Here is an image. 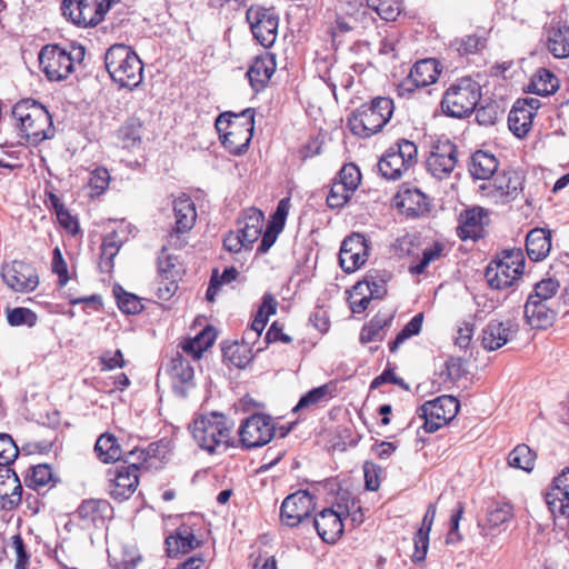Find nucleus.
Returning a JSON list of instances; mask_svg holds the SVG:
<instances>
[{
  "instance_id": "nucleus-1",
  "label": "nucleus",
  "mask_w": 569,
  "mask_h": 569,
  "mask_svg": "<svg viewBox=\"0 0 569 569\" xmlns=\"http://www.w3.org/2000/svg\"><path fill=\"white\" fill-rule=\"evenodd\" d=\"M221 142L232 154H242L248 148L254 130V111L251 108L240 113L224 112L216 120Z\"/></svg>"
},
{
  "instance_id": "nucleus-2",
  "label": "nucleus",
  "mask_w": 569,
  "mask_h": 569,
  "mask_svg": "<svg viewBox=\"0 0 569 569\" xmlns=\"http://www.w3.org/2000/svg\"><path fill=\"white\" fill-rule=\"evenodd\" d=\"M110 78L121 88H137L143 78V63L139 56L122 43L111 46L104 54Z\"/></svg>"
},
{
  "instance_id": "nucleus-3",
  "label": "nucleus",
  "mask_w": 569,
  "mask_h": 569,
  "mask_svg": "<svg viewBox=\"0 0 569 569\" xmlns=\"http://www.w3.org/2000/svg\"><path fill=\"white\" fill-rule=\"evenodd\" d=\"M395 110L393 100L387 97H377L369 103L356 109L348 119L353 134L369 138L380 132L390 121Z\"/></svg>"
},
{
  "instance_id": "nucleus-4",
  "label": "nucleus",
  "mask_w": 569,
  "mask_h": 569,
  "mask_svg": "<svg viewBox=\"0 0 569 569\" xmlns=\"http://www.w3.org/2000/svg\"><path fill=\"white\" fill-rule=\"evenodd\" d=\"M191 433L198 446L210 453L220 448L226 450L231 440L227 417L218 412L196 418L191 426Z\"/></svg>"
},
{
  "instance_id": "nucleus-5",
  "label": "nucleus",
  "mask_w": 569,
  "mask_h": 569,
  "mask_svg": "<svg viewBox=\"0 0 569 569\" xmlns=\"http://www.w3.org/2000/svg\"><path fill=\"white\" fill-rule=\"evenodd\" d=\"M480 98V84L470 77H462L445 91L441 109L445 114L461 119L476 110Z\"/></svg>"
},
{
  "instance_id": "nucleus-6",
  "label": "nucleus",
  "mask_w": 569,
  "mask_h": 569,
  "mask_svg": "<svg viewBox=\"0 0 569 569\" xmlns=\"http://www.w3.org/2000/svg\"><path fill=\"white\" fill-rule=\"evenodd\" d=\"M525 256L521 249H506L487 266L485 277L492 289H506L515 283L525 268Z\"/></svg>"
},
{
  "instance_id": "nucleus-7",
  "label": "nucleus",
  "mask_w": 569,
  "mask_h": 569,
  "mask_svg": "<svg viewBox=\"0 0 569 569\" xmlns=\"http://www.w3.org/2000/svg\"><path fill=\"white\" fill-rule=\"evenodd\" d=\"M76 54L58 44L44 46L38 54V64L49 81H62L74 70V61L84 57L82 47L73 49Z\"/></svg>"
},
{
  "instance_id": "nucleus-8",
  "label": "nucleus",
  "mask_w": 569,
  "mask_h": 569,
  "mask_svg": "<svg viewBox=\"0 0 569 569\" xmlns=\"http://www.w3.org/2000/svg\"><path fill=\"white\" fill-rule=\"evenodd\" d=\"M117 0H63L62 14L81 28H93L101 23Z\"/></svg>"
},
{
  "instance_id": "nucleus-9",
  "label": "nucleus",
  "mask_w": 569,
  "mask_h": 569,
  "mask_svg": "<svg viewBox=\"0 0 569 569\" xmlns=\"http://www.w3.org/2000/svg\"><path fill=\"white\" fill-rule=\"evenodd\" d=\"M417 154L418 149L412 141L400 140L379 160V172L388 180H398L417 162Z\"/></svg>"
},
{
  "instance_id": "nucleus-10",
  "label": "nucleus",
  "mask_w": 569,
  "mask_h": 569,
  "mask_svg": "<svg viewBox=\"0 0 569 569\" xmlns=\"http://www.w3.org/2000/svg\"><path fill=\"white\" fill-rule=\"evenodd\" d=\"M459 408L457 398L445 395L426 401L419 407L418 415L425 419L423 429L427 432H436L457 416Z\"/></svg>"
},
{
  "instance_id": "nucleus-11",
  "label": "nucleus",
  "mask_w": 569,
  "mask_h": 569,
  "mask_svg": "<svg viewBox=\"0 0 569 569\" xmlns=\"http://www.w3.org/2000/svg\"><path fill=\"white\" fill-rule=\"evenodd\" d=\"M254 39L264 48H270L278 36L279 17L273 8L252 4L246 14Z\"/></svg>"
},
{
  "instance_id": "nucleus-12",
  "label": "nucleus",
  "mask_w": 569,
  "mask_h": 569,
  "mask_svg": "<svg viewBox=\"0 0 569 569\" xmlns=\"http://www.w3.org/2000/svg\"><path fill=\"white\" fill-rule=\"evenodd\" d=\"M276 425L272 418L264 413H253L240 426L239 437L247 449L258 448L272 440Z\"/></svg>"
},
{
  "instance_id": "nucleus-13",
  "label": "nucleus",
  "mask_w": 569,
  "mask_h": 569,
  "mask_svg": "<svg viewBox=\"0 0 569 569\" xmlns=\"http://www.w3.org/2000/svg\"><path fill=\"white\" fill-rule=\"evenodd\" d=\"M349 512L348 505L337 503L317 513L312 523L319 537L327 543L337 542L343 533V519Z\"/></svg>"
},
{
  "instance_id": "nucleus-14",
  "label": "nucleus",
  "mask_w": 569,
  "mask_h": 569,
  "mask_svg": "<svg viewBox=\"0 0 569 569\" xmlns=\"http://www.w3.org/2000/svg\"><path fill=\"white\" fill-rule=\"evenodd\" d=\"M315 497L305 490L284 498L280 507V520L287 527H296L308 519L315 510Z\"/></svg>"
},
{
  "instance_id": "nucleus-15",
  "label": "nucleus",
  "mask_w": 569,
  "mask_h": 569,
  "mask_svg": "<svg viewBox=\"0 0 569 569\" xmlns=\"http://www.w3.org/2000/svg\"><path fill=\"white\" fill-rule=\"evenodd\" d=\"M457 152V147L451 141H439L432 146L427 158L426 166L428 171L438 179L449 177L458 162Z\"/></svg>"
},
{
  "instance_id": "nucleus-16",
  "label": "nucleus",
  "mask_w": 569,
  "mask_h": 569,
  "mask_svg": "<svg viewBox=\"0 0 569 569\" xmlns=\"http://www.w3.org/2000/svg\"><path fill=\"white\" fill-rule=\"evenodd\" d=\"M369 246L361 233L347 237L340 247L339 263L343 271L351 273L365 264L368 258Z\"/></svg>"
},
{
  "instance_id": "nucleus-17",
  "label": "nucleus",
  "mask_w": 569,
  "mask_h": 569,
  "mask_svg": "<svg viewBox=\"0 0 569 569\" xmlns=\"http://www.w3.org/2000/svg\"><path fill=\"white\" fill-rule=\"evenodd\" d=\"M142 466L139 462H129L128 466H119L113 471H109L110 495L118 500L130 498L139 485L138 470Z\"/></svg>"
},
{
  "instance_id": "nucleus-18",
  "label": "nucleus",
  "mask_w": 569,
  "mask_h": 569,
  "mask_svg": "<svg viewBox=\"0 0 569 569\" xmlns=\"http://www.w3.org/2000/svg\"><path fill=\"white\" fill-rule=\"evenodd\" d=\"M440 74L439 62L436 59L417 61L408 77L400 83L401 94L412 93L416 89L428 87L438 80Z\"/></svg>"
},
{
  "instance_id": "nucleus-19",
  "label": "nucleus",
  "mask_w": 569,
  "mask_h": 569,
  "mask_svg": "<svg viewBox=\"0 0 569 569\" xmlns=\"http://www.w3.org/2000/svg\"><path fill=\"white\" fill-rule=\"evenodd\" d=\"M4 283L14 291L28 292L36 288V269L22 261H13L2 267Z\"/></svg>"
},
{
  "instance_id": "nucleus-20",
  "label": "nucleus",
  "mask_w": 569,
  "mask_h": 569,
  "mask_svg": "<svg viewBox=\"0 0 569 569\" xmlns=\"http://www.w3.org/2000/svg\"><path fill=\"white\" fill-rule=\"evenodd\" d=\"M546 502L553 517H569V468L553 479L550 490L546 493Z\"/></svg>"
},
{
  "instance_id": "nucleus-21",
  "label": "nucleus",
  "mask_w": 569,
  "mask_h": 569,
  "mask_svg": "<svg viewBox=\"0 0 569 569\" xmlns=\"http://www.w3.org/2000/svg\"><path fill=\"white\" fill-rule=\"evenodd\" d=\"M36 100L28 98L17 102L12 109L14 127L20 137V143L32 142L36 137L34 129Z\"/></svg>"
},
{
  "instance_id": "nucleus-22",
  "label": "nucleus",
  "mask_w": 569,
  "mask_h": 569,
  "mask_svg": "<svg viewBox=\"0 0 569 569\" xmlns=\"http://www.w3.org/2000/svg\"><path fill=\"white\" fill-rule=\"evenodd\" d=\"M168 373L174 393L182 398L187 397L189 390L194 386V371L189 360L177 353L169 363Z\"/></svg>"
},
{
  "instance_id": "nucleus-23",
  "label": "nucleus",
  "mask_w": 569,
  "mask_h": 569,
  "mask_svg": "<svg viewBox=\"0 0 569 569\" xmlns=\"http://www.w3.org/2000/svg\"><path fill=\"white\" fill-rule=\"evenodd\" d=\"M523 312L527 323L532 329H547L553 325L558 311L555 302L528 298Z\"/></svg>"
},
{
  "instance_id": "nucleus-24",
  "label": "nucleus",
  "mask_w": 569,
  "mask_h": 569,
  "mask_svg": "<svg viewBox=\"0 0 569 569\" xmlns=\"http://www.w3.org/2000/svg\"><path fill=\"white\" fill-rule=\"evenodd\" d=\"M488 222L487 212L480 207L463 210L459 216L458 236L462 240H477L483 236Z\"/></svg>"
},
{
  "instance_id": "nucleus-25",
  "label": "nucleus",
  "mask_w": 569,
  "mask_h": 569,
  "mask_svg": "<svg viewBox=\"0 0 569 569\" xmlns=\"http://www.w3.org/2000/svg\"><path fill=\"white\" fill-rule=\"evenodd\" d=\"M112 507L103 499H87L78 507L74 516L81 521L83 528L103 525L104 519L111 517Z\"/></svg>"
},
{
  "instance_id": "nucleus-26",
  "label": "nucleus",
  "mask_w": 569,
  "mask_h": 569,
  "mask_svg": "<svg viewBox=\"0 0 569 569\" xmlns=\"http://www.w3.org/2000/svg\"><path fill=\"white\" fill-rule=\"evenodd\" d=\"M516 332L517 330L509 321L491 320L482 329L481 346L487 351H495L503 347Z\"/></svg>"
},
{
  "instance_id": "nucleus-27",
  "label": "nucleus",
  "mask_w": 569,
  "mask_h": 569,
  "mask_svg": "<svg viewBox=\"0 0 569 569\" xmlns=\"http://www.w3.org/2000/svg\"><path fill=\"white\" fill-rule=\"evenodd\" d=\"M200 546L193 530L188 525H181L166 538V550L170 558L188 553Z\"/></svg>"
},
{
  "instance_id": "nucleus-28",
  "label": "nucleus",
  "mask_w": 569,
  "mask_h": 569,
  "mask_svg": "<svg viewBox=\"0 0 569 569\" xmlns=\"http://www.w3.org/2000/svg\"><path fill=\"white\" fill-rule=\"evenodd\" d=\"M276 71V61L271 54L257 57L247 71V77L256 92L263 90Z\"/></svg>"
},
{
  "instance_id": "nucleus-29",
  "label": "nucleus",
  "mask_w": 569,
  "mask_h": 569,
  "mask_svg": "<svg viewBox=\"0 0 569 569\" xmlns=\"http://www.w3.org/2000/svg\"><path fill=\"white\" fill-rule=\"evenodd\" d=\"M264 223V214L257 208L246 209L242 217L238 219V230L241 233V239H244L251 247L262 233Z\"/></svg>"
},
{
  "instance_id": "nucleus-30",
  "label": "nucleus",
  "mask_w": 569,
  "mask_h": 569,
  "mask_svg": "<svg viewBox=\"0 0 569 569\" xmlns=\"http://www.w3.org/2000/svg\"><path fill=\"white\" fill-rule=\"evenodd\" d=\"M174 231L186 233L190 231L197 220V210L190 197L182 194L173 201Z\"/></svg>"
},
{
  "instance_id": "nucleus-31",
  "label": "nucleus",
  "mask_w": 569,
  "mask_h": 569,
  "mask_svg": "<svg viewBox=\"0 0 569 569\" xmlns=\"http://www.w3.org/2000/svg\"><path fill=\"white\" fill-rule=\"evenodd\" d=\"M547 47L555 58L569 57V26L551 22L547 29Z\"/></svg>"
},
{
  "instance_id": "nucleus-32",
  "label": "nucleus",
  "mask_w": 569,
  "mask_h": 569,
  "mask_svg": "<svg viewBox=\"0 0 569 569\" xmlns=\"http://www.w3.org/2000/svg\"><path fill=\"white\" fill-rule=\"evenodd\" d=\"M551 249V234L540 228L532 229L526 238V250L532 261L543 260Z\"/></svg>"
},
{
  "instance_id": "nucleus-33",
  "label": "nucleus",
  "mask_w": 569,
  "mask_h": 569,
  "mask_svg": "<svg viewBox=\"0 0 569 569\" xmlns=\"http://www.w3.org/2000/svg\"><path fill=\"white\" fill-rule=\"evenodd\" d=\"M497 158L487 151L478 150L471 157L469 172L475 179H490L498 170Z\"/></svg>"
},
{
  "instance_id": "nucleus-34",
  "label": "nucleus",
  "mask_w": 569,
  "mask_h": 569,
  "mask_svg": "<svg viewBox=\"0 0 569 569\" xmlns=\"http://www.w3.org/2000/svg\"><path fill=\"white\" fill-rule=\"evenodd\" d=\"M493 187L501 197L511 200L523 189V177L516 170L503 171L495 179Z\"/></svg>"
},
{
  "instance_id": "nucleus-35",
  "label": "nucleus",
  "mask_w": 569,
  "mask_h": 569,
  "mask_svg": "<svg viewBox=\"0 0 569 569\" xmlns=\"http://www.w3.org/2000/svg\"><path fill=\"white\" fill-rule=\"evenodd\" d=\"M94 451L103 463L116 462L122 458V450L118 439L111 433H103L97 439Z\"/></svg>"
},
{
  "instance_id": "nucleus-36",
  "label": "nucleus",
  "mask_w": 569,
  "mask_h": 569,
  "mask_svg": "<svg viewBox=\"0 0 569 569\" xmlns=\"http://www.w3.org/2000/svg\"><path fill=\"white\" fill-rule=\"evenodd\" d=\"M559 88V80L550 70L540 68L532 76L528 86L529 92L539 96H550Z\"/></svg>"
},
{
  "instance_id": "nucleus-37",
  "label": "nucleus",
  "mask_w": 569,
  "mask_h": 569,
  "mask_svg": "<svg viewBox=\"0 0 569 569\" xmlns=\"http://www.w3.org/2000/svg\"><path fill=\"white\" fill-rule=\"evenodd\" d=\"M216 339V335L211 329H204L194 338L181 342V349L194 360L200 359L203 351L210 348Z\"/></svg>"
},
{
  "instance_id": "nucleus-38",
  "label": "nucleus",
  "mask_w": 569,
  "mask_h": 569,
  "mask_svg": "<svg viewBox=\"0 0 569 569\" xmlns=\"http://www.w3.org/2000/svg\"><path fill=\"white\" fill-rule=\"evenodd\" d=\"M122 246V240L116 231L108 233L101 244L100 269L109 272L113 268V259Z\"/></svg>"
},
{
  "instance_id": "nucleus-39",
  "label": "nucleus",
  "mask_w": 569,
  "mask_h": 569,
  "mask_svg": "<svg viewBox=\"0 0 569 569\" xmlns=\"http://www.w3.org/2000/svg\"><path fill=\"white\" fill-rule=\"evenodd\" d=\"M532 119L533 117L531 111H526L525 108H521L515 103L508 116L509 129L513 132L515 136L522 138L530 130Z\"/></svg>"
},
{
  "instance_id": "nucleus-40",
  "label": "nucleus",
  "mask_w": 569,
  "mask_h": 569,
  "mask_svg": "<svg viewBox=\"0 0 569 569\" xmlns=\"http://www.w3.org/2000/svg\"><path fill=\"white\" fill-rule=\"evenodd\" d=\"M537 455L525 443H520L509 453L508 463L512 468L531 472L535 468Z\"/></svg>"
},
{
  "instance_id": "nucleus-41",
  "label": "nucleus",
  "mask_w": 569,
  "mask_h": 569,
  "mask_svg": "<svg viewBox=\"0 0 569 569\" xmlns=\"http://www.w3.org/2000/svg\"><path fill=\"white\" fill-rule=\"evenodd\" d=\"M400 197L399 206L409 216H420L428 210L427 197L418 189L406 190Z\"/></svg>"
},
{
  "instance_id": "nucleus-42",
  "label": "nucleus",
  "mask_w": 569,
  "mask_h": 569,
  "mask_svg": "<svg viewBox=\"0 0 569 569\" xmlns=\"http://www.w3.org/2000/svg\"><path fill=\"white\" fill-rule=\"evenodd\" d=\"M391 321V317H373L367 325H365L360 332V342L369 343L372 341L383 340V328L387 327Z\"/></svg>"
},
{
  "instance_id": "nucleus-43",
  "label": "nucleus",
  "mask_w": 569,
  "mask_h": 569,
  "mask_svg": "<svg viewBox=\"0 0 569 569\" xmlns=\"http://www.w3.org/2000/svg\"><path fill=\"white\" fill-rule=\"evenodd\" d=\"M367 4L386 21H396L402 11L401 0H367Z\"/></svg>"
},
{
  "instance_id": "nucleus-44",
  "label": "nucleus",
  "mask_w": 569,
  "mask_h": 569,
  "mask_svg": "<svg viewBox=\"0 0 569 569\" xmlns=\"http://www.w3.org/2000/svg\"><path fill=\"white\" fill-rule=\"evenodd\" d=\"M142 124L138 119H128L119 129L118 136L123 148H132L140 143Z\"/></svg>"
},
{
  "instance_id": "nucleus-45",
  "label": "nucleus",
  "mask_w": 569,
  "mask_h": 569,
  "mask_svg": "<svg viewBox=\"0 0 569 569\" xmlns=\"http://www.w3.org/2000/svg\"><path fill=\"white\" fill-rule=\"evenodd\" d=\"M331 389V386L327 383L309 390L300 398L293 411L297 412L322 402L330 396Z\"/></svg>"
},
{
  "instance_id": "nucleus-46",
  "label": "nucleus",
  "mask_w": 569,
  "mask_h": 569,
  "mask_svg": "<svg viewBox=\"0 0 569 569\" xmlns=\"http://www.w3.org/2000/svg\"><path fill=\"white\" fill-rule=\"evenodd\" d=\"M443 249L445 247L440 242H435L431 247L423 249L421 260L417 264L410 266L409 272L411 274H422L431 262L442 257Z\"/></svg>"
},
{
  "instance_id": "nucleus-47",
  "label": "nucleus",
  "mask_w": 569,
  "mask_h": 569,
  "mask_svg": "<svg viewBox=\"0 0 569 569\" xmlns=\"http://www.w3.org/2000/svg\"><path fill=\"white\" fill-rule=\"evenodd\" d=\"M422 322L423 315L417 313L397 335L396 339L389 343V350L391 352L397 351L400 345H402L407 339L418 335L421 331Z\"/></svg>"
},
{
  "instance_id": "nucleus-48",
  "label": "nucleus",
  "mask_w": 569,
  "mask_h": 569,
  "mask_svg": "<svg viewBox=\"0 0 569 569\" xmlns=\"http://www.w3.org/2000/svg\"><path fill=\"white\" fill-rule=\"evenodd\" d=\"M352 194L353 192L346 186L335 180L327 196V203L332 209L342 208L350 200Z\"/></svg>"
},
{
  "instance_id": "nucleus-49",
  "label": "nucleus",
  "mask_w": 569,
  "mask_h": 569,
  "mask_svg": "<svg viewBox=\"0 0 569 569\" xmlns=\"http://www.w3.org/2000/svg\"><path fill=\"white\" fill-rule=\"evenodd\" d=\"M559 283L558 281L549 278L543 279L540 282L536 283L535 290L528 298H532L536 300H541L543 302H555L553 298L558 292Z\"/></svg>"
},
{
  "instance_id": "nucleus-50",
  "label": "nucleus",
  "mask_w": 569,
  "mask_h": 569,
  "mask_svg": "<svg viewBox=\"0 0 569 569\" xmlns=\"http://www.w3.org/2000/svg\"><path fill=\"white\" fill-rule=\"evenodd\" d=\"M114 295L117 298L118 307L122 312L128 315H137L143 310V305L136 295L126 292L122 289L119 291L114 290Z\"/></svg>"
},
{
  "instance_id": "nucleus-51",
  "label": "nucleus",
  "mask_w": 569,
  "mask_h": 569,
  "mask_svg": "<svg viewBox=\"0 0 569 569\" xmlns=\"http://www.w3.org/2000/svg\"><path fill=\"white\" fill-rule=\"evenodd\" d=\"M336 180L355 192L361 182V173L355 163H347L340 169Z\"/></svg>"
},
{
  "instance_id": "nucleus-52",
  "label": "nucleus",
  "mask_w": 569,
  "mask_h": 569,
  "mask_svg": "<svg viewBox=\"0 0 569 569\" xmlns=\"http://www.w3.org/2000/svg\"><path fill=\"white\" fill-rule=\"evenodd\" d=\"M512 518V506L507 502H493L488 509V521L500 526Z\"/></svg>"
},
{
  "instance_id": "nucleus-53",
  "label": "nucleus",
  "mask_w": 569,
  "mask_h": 569,
  "mask_svg": "<svg viewBox=\"0 0 569 569\" xmlns=\"http://www.w3.org/2000/svg\"><path fill=\"white\" fill-rule=\"evenodd\" d=\"M19 455V450L12 438L7 433H0V467L10 466Z\"/></svg>"
},
{
  "instance_id": "nucleus-54",
  "label": "nucleus",
  "mask_w": 569,
  "mask_h": 569,
  "mask_svg": "<svg viewBox=\"0 0 569 569\" xmlns=\"http://www.w3.org/2000/svg\"><path fill=\"white\" fill-rule=\"evenodd\" d=\"M60 482L59 475L49 463L38 462V496L40 490L48 487V490L54 488Z\"/></svg>"
},
{
  "instance_id": "nucleus-55",
  "label": "nucleus",
  "mask_w": 569,
  "mask_h": 569,
  "mask_svg": "<svg viewBox=\"0 0 569 569\" xmlns=\"http://www.w3.org/2000/svg\"><path fill=\"white\" fill-rule=\"evenodd\" d=\"M51 270L58 276L59 287H64L70 277L68 273L67 262L64 261L61 250L57 247L52 252Z\"/></svg>"
},
{
  "instance_id": "nucleus-56",
  "label": "nucleus",
  "mask_w": 569,
  "mask_h": 569,
  "mask_svg": "<svg viewBox=\"0 0 569 569\" xmlns=\"http://www.w3.org/2000/svg\"><path fill=\"white\" fill-rule=\"evenodd\" d=\"M8 322L13 327L22 325L32 327L36 322V315L27 308H14L8 311Z\"/></svg>"
},
{
  "instance_id": "nucleus-57",
  "label": "nucleus",
  "mask_w": 569,
  "mask_h": 569,
  "mask_svg": "<svg viewBox=\"0 0 569 569\" xmlns=\"http://www.w3.org/2000/svg\"><path fill=\"white\" fill-rule=\"evenodd\" d=\"M246 346L234 345L233 347L224 350V357H227L232 365L238 368H244L252 359L249 355Z\"/></svg>"
},
{
  "instance_id": "nucleus-58",
  "label": "nucleus",
  "mask_w": 569,
  "mask_h": 569,
  "mask_svg": "<svg viewBox=\"0 0 569 569\" xmlns=\"http://www.w3.org/2000/svg\"><path fill=\"white\" fill-rule=\"evenodd\" d=\"M109 182L110 174L106 168H97L90 173L89 186L97 196L108 188Z\"/></svg>"
},
{
  "instance_id": "nucleus-59",
  "label": "nucleus",
  "mask_w": 569,
  "mask_h": 569,
  "mask_svg": "<svg viewBox=\"0 0 569 569\" xmlns=\"http://www.w3.org/2000/svg\"><path fill=\"white\" fill-rule=\"evenodd\" d=\"M268 318L266 312L257 311L250 328L244 331L243 339L247 340V343L253 342L261 335L267 326Z\"/></svg>"
},
{
  "instance_id": "nucleus-60",
  "label": "nucleus",
  "mask_w": 569,
  "mask_h": 569,
  "mask_svg": "<svg viewBox=\"0 0 569 569\" xmlns=\"http://www.w3.org/2000/svg\"><path fill=\"white\" fill-rule=\"evenodd\" d=\"M37 119H38V126L40 123L47 124L46 128H43L41 131H38V137L41 136V140L51 139L56 133L52 117H51L50 112L48 111V109L40 102H38Z\"/></svg>"
},
{
  "instance_id": "nucleus-61",
  "label": "nucleus",
  "mask_w": 569,
  "mask_h": 569,
  "mask_svg": "<svg viewBox=\"0 0 569 569\" xmlns=\"http://www.w3.org/2000/svg\"><path fill=\"white\" fill-rule=\"evenodd\" d=\"M429 531H427L425 528H420L416 535H415V553H413V560L415 561H422L426 558L427 550L429 547Z\"/></svg>"
},
{
  "instance_id": "nucleus-62",
  "label": "nucleus",
  "mask_w": 569,
  "mask_h": 569,
  "mask_svg": "<svg viewBox=\"0 0 569 569\" xmlns=\"http://www.w3.org/2000/svg\"><path fill=\"white\" fill-rule=\"evenodd\" d=\"M486 40L476 34L467 36L461 39L460 44L458 47V51L461 54H472L478 52L485 47Z\"/></svg>"
},
{
  "instance_id": "nucleus-63",
  "label": "nucleus",
  "mask_w": 569,
  "mask_h": 569,
  "mask_svg": "<svg viewBox=\"0 0 569 569\" xmlns=\"http://www.w3.org/2000/svg\"><path fill=\"white\" fill-rule=\"evenodd\" d=\"M223 247L230 251L238 253L242 249H250L251 247L249 243L244 241V239H241V233L239 230L237 231H229L224 238H223Z\"/></svg>"
},
{
  "instance_id": "nucleus-64",
  "label": "nucleus",
  "mask_w": 569,
  "mask_h": 569,
  "mask_svg": "<svg viewBox=\"0 0 569 569\" xmlns=\"http://www.w3.org/2000/svg\"><path fill=\"white\" fill-rule=\"evenodd\" d=\"M282 231L281 228L274 227L271 223H268L267 229L262 234L261 242L257 249V252L260 254L267 253L272 244L276 242L279 233Z\"/></svg>"
}]
</instances>
